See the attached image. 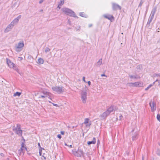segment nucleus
<instances>
[{"label":"nucleus","instance_id":"nucleus-1","mask_svg":"<svg viewBox=\"0 0 160 160\" xmlns=\"http://www.w3.org/2000/svg\"><path fill=\"white\" fill-rule=\"evenodd\" d=\"M49 92L45 90H43L42 92H40L35 94L36 96H37L38 98H44L49 97Z\"/></svg>","mask_w":160,"mask_h":160},{"label":"nucleus","instance_id":"nucleus-2","mask_svg":"<svg viewBox=\"0 0 160 160\" xmlns=\"http://www.w3.org/2000/svg\"><path fill=\"white\" fill-rule=\"evenodd\" d=\"M13 130L15 131V133L19 136H22V130L21 129V126L19 124H17V127L13 126L12 127Z\"/></svg>","mask_w":160,"mask_h":160},{"label":"nucleus","instance_id":"nucleus-3","mask_svg":"<svg viewBox=\"0 0 160 160\" xmlns=\"http://www.w3.org/2000/svg\"><path fill=\"white\" fill-rule=\"evenodd\" d=\"M53 90L57 92L58 94H61L64 91V88L62 87L55 86L52 87Z\"/></svg>","mask_w":160,"mask_h":160},{"label":"nucleus","instance_id":"nucleus-4","mask_svg":"<svg viewBox=\"0 0 160 160\" xmlns=\"http://www.w3.org/2000/svg\"><path fill=\"white\" fill-rule=\"evenodd\" d=\"M62 11L68 15L76 17L75 14L72 10L66 8H63L62 9Z\"/></svg>","mask_w":160,"mask_h":160},{"label":"nucleus","instance_id":"nucleus-5","mask_svg":"<svg viewBox=\"0 0 160 160\" xmlns=\"http://www.w3.org/2000/svg\"><path fill=\"white\" fill-rule=\"evenodd\" d=\"M7 62L8 66L11 68H12L16 71H18V68L15 66L14 64L11 62V61L8 59H7Z\"/></svg>","mask_w":160,"mask_h":160},{"label":"nucleus","instance_id":"nucleus-6","mask_svg":"<svg viewBox=\"0 0 160 160\" xmlns=\"http://www.w3.org/2000/svg\"><path fill=\"white\" fill-rule=\"evenodd\" d=\"M24 44L23 42H19L17 46L15 47V50L17 52H19L22 50V48L24 47Z\"/></svg>","mask_w":160,"mask_h":160},{"label":"nucleus","instance_id":"nucleus-7","mask_svg":"<svg viewBox=\"0 0 160 160\" xmlns=\"http://www.w3.org/2000/svg\"><path fill=\"white\" fill-rule=\"evenodd\" d=\"M74 154L78 157H81L83 156V152L80 147H79L77 151L74 152Z\"/></svg>","mask_w":160,"mask_h":160},{"label":"nucleus","instance_id":"nucleus-8","mask_svg":"<svg viewBox=\"0 0 160 160\" xmlns=\"http://www.w3.org/2000/svg\"><path fill=\"white\" fill-rule=\"evenodd\" d=\"M87 92L85 91H82L81 93V99L83 103L86 102L87 99Z\"/></svg>","mask_w":160,"mask_h":160},{"label":"nucleus","instance_id":"nucleus-9","mask_svg":"<svg viewBox=\"0 0 160 160\" xmlns=\"http://www.w3.org/2000/svg\"><path fill=\"white\" fill-rule=\"evenodd\" d=\"M149 105L151 108L152 112H154L156 109V103L153 101L151 100L149 102Z\"/></svg>","mask_w":160,"mask_h":160},{"label":"nucleus","instance_id":"nucleus-10","mask_svg":"<svg viewBox=\"0 0 160 160\" xmlns=\"http://www.w3.org/2000/svg\"><path fill=\"white\" fill-rule=\"evenodd\" d=\"M128 84L130 86L141 87L142 85V83L140 82H137L134 83H128Z\"/></svg>","mask_w":160,"mask_h":160},{"label":"nucleus","instance_id":"nucleus-11","mask_svg":"<svg viewBox=\"0 0 160 160\" xmlns=\"http://www.w3.org/2000/svg\"><path fill=\"white\" fill-rule=\"evenodd\" d=\"M112 8L113 10H116L118 9L121 10V7L118 4L113 3H112Z\"/></svg>","mask_w":160,"mask_h":160},{"label":"nucleus","instance_id":"nucleus-12","mask_svg":"<svg viewBox=\"0 0 160 160\" xmlns=\"http://www.w3.org/2000/svg\"><path fill=\"white\" fill-rule=\"evenodd\" d=\"M109 114V112H108V111H106L100 115V117L101 118V119H104Z\"/></svg>","mask_w":160,"mask_h":160},{"label":"nucleus","instance_id":"nucleus-13","mask_svg":"<svg viewBox=\"0 0 160 160\" xmlns=\"http://www.w3.org/2000/svg\"><path fill=\"white\" fill-rule=\"evenodd\" d=\"M13 28L11 27V26L9 24L8 25L6 28H5L4 31V32L5 33H7L8 32H9L11 30L12 28Z\"/></svg>","mask_w":160,"mask_h":160},{"label":"nucleus","instance_id":"nucleus-14","mask_svg":"<svg viewBox=\"0 0 160 160\" xmlns=\"http://www.w3.org/2000/svg\"><path fill=\"white\" fill-rule=\"evenodd\" d=\"M89 119L88 118H86L85 119V121L84 123L86 124V126L89 127L91 124V122H89Z\"/></svg>","mask_w":160,"mask_h":160},{"label":"nucleus","instance_id":"nucleus-15","mask_svg":"<svg viewBox=\"0 0 160 160\" xmlns=\"http://www.w3.org/2000/svg\"><path fill=\"white\" fill-rule=\"evenodd\" d=\"M21 15H19L17 18H15L13 20V21L14 23L16 24L18 22L19 20L21 18Z\"/></svg>","mask_w":160,"mask_h":160},{"label":"nucleus","instance_id":"nucleus-16","mask_svg":"<svg viewBox=\"0 0 160 160\" xmlns=\"http://www.w3.org/2000/svg\"><path fill=\"white\" fill-rule=\"evenodd\" d=\"M96 142V138L94 137L93 138V140L91 141H88L87 142V144L88 145H90L91 144H95Z\"/></svg>","mask_w":160,"mask_h":160},{"label":"nucleus","instance_id":"nucleus-17","mask_svg":"<svg viewBox=\"0 0 160 160\" xmlns=\"http://www.w3.org/2000/svg\"><path fill=\"white\" fill-rule=\"evenodd\" d=\"M27 150V149L26 148V147L24 146V144H22L21 147L20 148V149L19 150V153H21V151H24Z\"/></svg>","mask_w":160,"mask_h":160},{"label":"nucleus","instance_id":"nucleus-18","mask_svg":"<svg viewBox=\"0 0 160 160\" xmlns=\"http://www.w3.org/2000/svg\"><path fill=\"white\" fill-rule=\"evenodd\" d=\"M103 16L105 18H107L109 20H111L113 18L112 15H104Z\"/></svg>","mask_w":160,"mask_h":160},{"label":"nucleus","instance_id":"nucleus-19","mask_svg":"<svg viewBox=\"0 0 160 160\" xmlns=\"http://www.w3.org/2000/svg\"><path fill=\"white\" fill-rule=\"evenodd\" d=\"M102 63V59H100L99 61L96 64V65L97 67H99Z\"/></svg>","mask_w":160,"mask_h":160},{"label":"nucleus","instance_id":"nucleus-20","mask_svg":"<svg viewBox=\"0 0 160 160\" xmlns=\"http://www.w3.org/2000/svg\"><path fill=\"white\" fill-rule=\"evenodd\" d=\"M153 17H152V16H150L147 22V25H149V26L150 25V23L151 22L153 18Z\"/></svg>","mask_w":160,"mask_h":160},{"label":"nucleus","instance_id":"nucleus-21","mask_svg":"<svg viewBox=\"0 0 160 160\" xmlns=\"http://www.w3.org/2000/svg\"><path fill=\"white\" fill-rule=\"evenodd\" d=\"M137 135L138 133L136 132H135L134 134H132V138L133 140H134L136 139Z\"/></svg>","mask_w":160,"mask_h":160},{"label":"nucleus","instance_id":"nucleus-22","mask_svg":"<svg viewBox=\"0 0 160 160\" xmlns=\"http://www.w3.org/2000/svg\"><path fill=\"white\" fill-rule=\"evenodd\" d=\"M156 11V8H153L152 11L150 16L154 17V14Z\"/></svg>","mask_w":160,"mask_h":160},{"label":"nucleus","instance_id":"nucleus-23","mask_svg":"<svg viewBox=\"0 0 160 160\" xmlns=\"http://www.w3.org/2000/svg\"><path fill=\"white\" fill-rule=\"evenodd\" d=\"M38 147L39 148V155H40V156H41L42 155V149L44 150V149L43 148H42L41 147V146H40V144L39 143H38Z\"/></svg>","mask_w":160,"mask_h":160},{"label":"nucleus","instance_id":"nucleus-24","mask_svg":"<svg viewBox=\"0 0 160 160\" xmlns=\"http://www.w3.org/2000/svg\"><path fill=\"white\" fill-rule=\"evenodd\" d=\"M114 110L113 106H111L106 111H108L109 112V114L111 112H112Z\"/></svg>","mask_w":160,"mask_h":160},{"label":"nucleus","instance_id":"nucleus-25","mask_svg":"<svg viewBox=\"0 0 160 160\" xmlns=\"http://www.w3.org/2000/svg\"><path fill=\"white\" fill-rule=\"evenodd\" d=\"M136 69H137V71L138 72H139L140 70L142 69V65H138L136 67Z\"/></svg>","mask_w":160,"mask_h":160},{"label":"nucleus","instance_id":"nucleus-26","mask_svg":"<svg viewBox=\"0 0 160 160\" xmlns=\"http://www.w3.org/2000/svg\"><path fill=\"white\" fill-rule=\"evenodd\" d=\"M44 62V61L41 58H39L38 60V62L39 64H43Z\"/></svg>","mask_w":160,"mask_h":160},{"label":"nucleus","instance_id":"nucleus-27","mask_svg":"<svg viewBox=\"0 0 160 160\" xmlns=\"http://www.w3.org/2000/svg\"><path fill=\"white\" fill-rule=\"evenodd\" d=\"M64 0H63L62 1H61L59 3L58 5V7L59 8V9L61 8V6L64 3Z\"/></svg>","mask_w":160,"mask_h":160},{"label":"nucleus","instance_id":"nucleus-28","mask_svg":"<svg viewBox=\"0 0 160 160\" xmlns=\"http://www.w3.org/2000/svg\"><path fill=\"white\" fill-rule=\"evenodd\" d=\"M130 77L131 79H139V77H137L134 75H131L129 76Z\"/></svg>","mask_w":160,"mask_h":160},{"label":"nucleus","instance_id":"nucleus-29","mask_svg":"<svg viewBox=\"0 0 160 160\" xmlns=\"http://www.w3.org/2000/svg\"><path fill=\"white\" fill-rule=\"evenodd\" d=\"M21 92H17L16 93H14V94L13 95V96L16 97L17 96H18V97H19L20 96V95H21Z\"/></svg>","mask_w":160,"mask_h":160},{"label":"nucleus","instance_id":"nucleus-30","mask_svg":"<svg viewBox=\"0 0 160 160\" xmlns=\"http://www.w3.org/2000/svg\"><path fill=\"white\" fill-rule=\"evenodd\" d=\"M15 24H16L13 21L11 22V23L10 24V25L12 28H13V26H14V25Z\"/></svg>","mask_w":160,"mask_h":160},{"label":"nucleus","instance_id":"nucleus-31","mask_svg":"<svg viewBox=\"0 0 160 160\" xmlns=\"http://www.w3.org/2000/svg\"><path fill=\"white\" fill-rule=\"evenodd\" d=\"M152 86V84H150L149 85V86L146 88L145 89V90L147 91L148 90L149 88H150Z\"/></svg>","mask_w":160,"mask_h":160},{"label":"nucleus","instance_id":"nucleus-32","mask_svg":"<svg viewBox=\"0 0 160 160\" xmlns=\"http://www.w3.org/2000/svg\"><path fill=\"white\" fill-rule=\"evenodd\" d=\"M157 118L158 120L160 122V115L159 114H158Z\"/></svg>","mask_w":160,"mask_h":160},{"label":"nucleus","instance_id":"nucleus-33","mask_svg":"<svg viewBox=\"0 0 160 160\" xmlns=\"http://www.w3.org/2000/svg\"><path fill=\"white\" fill-rule=\"evenodd\" d=\"M80 16L82 17H85L84 14L83 12H80L79 14Z\"/></svg>","mask_w":160,"mask_h":160},{"label":"nucleus","instance_id":"nucleus-34","mask_svg":"<svg viewBox=\"0 0 160 160\" xmlns=\"http://www.w3.org/2000/svg\"><path fill=\"white\" fill-rule=\"evenodd\" d=\"M50 50L49 48H46L45 49V52H47L49 51Z\"/></svg>","mask_w":160,"mask_h":160},{"label":"nucleus","instance_id":"nucleus-35","mask_svg":"<svg viewBox=\"0 0 160 160\" xmlns=\"http://www.w3.org/2000/svg\"><path fill=\"white\" fill-rule=\"evenodd\" d=\"M51 103H52L53 105L55 106L58 107H59L58 105L57 104H55V103H52L51 102Z\"/></svg>","mask_w":160,"mask_h":160},{"label":"nucleus","instance_id":"nucleus-36","mask_svg":"<svg viewBox=\"0 0 160 160\" xmlns=\"http://www.w3.org/2000/svg\"><path fill=\"white\" fill-rule=\"evenodd\" d=\"M122 118H123V117H122V115H120L119 116V120H121L122 119Z\"/></svg>","mask_w":160,"mask_h":160},{"label":"nucleus","instance_id":"nucleus-37","mask_svg":"<svg viewBox=\"0 0 160 160\" xmlns=\"http://www.w3.org/2000/svg\"><path fill=\"white\" fill-rule=\"evenodd\" d=\"M57 137L61 139L62 138V136L60 134H58L57 135Z\"/></svg>","mask_w":160,"mask_h":160},{"label":"nucleus","instance_id":"nucleus-38","mask_svg":"<svg viewBox=\"0 0 160 160\" xmlns=\"http://www.w3.org/2000/svg\"><path fill=\"white\" fill-rule=\"evenodd\" d=\"M60 133L62 135H64L65 134V132L63 131H61L60 132Z\"/></svg>","mask_w":160,"mask_h":160},{"label":"nucleus","instance_id":"nucleus-39","mask_svg":"<svg viewBox=\"0 0 160 160\" xmlns=\"http://www.w3.org/2000/svg\"><path fill=\"white\" fill-rule=\"evenodd\" d=\"M142 1H141V2H140V3L139 5V7L141 6L142 5Z\"/></svg>","mask_w":160,"mask_h":160},{"label":"nucleus","instance_id":"nucleus-40","mask_svg":"<svg viewBox=\"0 0 160 160\" xmlns=\"http://www.w3.org/2000/svg\"><path fill=\"white\" fill-rule=\"evenodd\" d=\"M43 1L44 0H40L39 2V3L40 4L42 3L43 2Z\"/></svg>","mask_w":160,"mask_h":160},{"label":"nucleus","instance_id":"nucleus-41","mask_svg":"<svg viewBox=\"0 0 160 160\" xmlns=\"http://www.w3.org/2000/svg\"><path fill=\"white\" fill-rule=\"evenodd\" d=\"M21 153H20L19 154L20 155H21L22 154H23L24 151H21Z\"/></svg>","mask_w":160,"mask_h":160},{"label":"nucleus","instance_id":"nucleus-42","mask_svg":"<svg viewBox=\"0 0 160 160\" xmlns=\"http://www.w3.org/2000/svg\"><path fill=\"white\" fill-rule=\"evenodd\" d=\"M101 77L105 76V77H107V76L104 74H101Z\"/></svg>","mask_w":160,"mask_h":160},{"label":"nucleus","instance_id":"nucleus-43","mask_svg":"<svg viewBox=\"0 0 160 160\" xmlns=\"http://www.w3.org/2000/svg\"><path fill=\"white\" fill-rule=\"evenodd\" d=\"M88 85L89 86L91 84V82L89 81L88 82Z\"/></svg>","mask_w":160,"mask_h":160},{"label":"nucleus","instance_id":"nucleus-44","mask_svg":"<svg viewBox=\"0 0 160 160\" xmlns=\"http://www.w3.org/2000/svg\"><path fill=\"white\" fill-rule=\"evenodd\" d=\"M100 143V141L99 140L98 141L97 144L98 145Z\"/></svg>","mask_w":160,"mask_h":160},{"label":"nucleus","instance_id":"nucleus-45","mask_svg":"<svg viewBox=\"0 0 160 160\" xmlns=\"http://www.w3.org/2000/svg\"><path fill=\"white\" fill-rule=\"evenodd\" d=\"M85 77H83L82 78V80H85Z\"/></svg>","mask_w":160,"mask_h":160},{"label":"nucleus","instance_id":"nucleus-46","mask_svg":"<svg viewBox=\"0 0 160 160\" xmlns=\"http://www.w3.org/2000/svg\"><path fill=\"white\" fill-rule=\"evenodd\" d=\"M134 131H135V129L132 130V133H133V132Z\"/></svg>","mask_w":160,"mask_h":160},{"label":"nucleus","instance_id":"nucleus-47","mask_svg":"<svg viewBox=\"0 0 160 160\" xmlns=\"http://www.w3.org/2000/svg\"><path fill=\"white\" fill-rule=\"evenodd\" d=\"M1 156H3L4 154H3V153H1Z\"/></svg>","mask_w":160,"mask_h":160},{"label":"nucleus","instance_id":"nucleus-48","mask_svg":"<svg viewBox=\"0 0 160 160\" xmlns=\"http://www.w3.org/2000/svg\"><path fill=\"white\" fill-rule=\"evenodd\" d=\"M29 58H32V57L31 56H28V58H29Z\"/></svg>","mask_w":160,"mask_h":160},{"label":"nucleus","instance_id":"nucleus-49","mask_svg":"<svg viewBox=\"0 0 160 160\" xmlns=\"http://www.w3.org/2000/svg\"><path fill=\"white\" fill-rule=\"evenodd\" d=\"M92 26V24H90V25H89V27H91Z\"/></svg>","mask_w":160,"mask_h":160},{"label":"nucleus","instance_id":"nucleus-50","mask_svg":"<svg viewBox=\"0 0 160 160\" xmlns=\"http://www.w3.org/2000/svg\"><path fill=\"white\" fill-rule=\"evenodd\" d=\"M70 148H71L72 147V145H70L69 146Z\"/></svg>","mask_w":160,"mask_h":160},{"label":"nucleus","instance_id":"nucleus-51","mask_svg":"<svg viewBox=\"0 0 160 160\" xmlns=\"http://www.w3.org/2000/svg\"><path fill=\"white\" fill-rule=\"evenodd\" d=\"M19 58H20V57H19ZM20 58L21 60H22L23 59V58L22 57H20Z\"/></svg>","mask_w":160,"mask_h":160},{"label":"nucleus","instance_id":"nucleus-52","mask_svg":"<svg viewBox=\"0 0 160 160\" xmlns=\"http://www.w3.org/2000/svg\"><path fill=\"white\" fill-rule=\"evenodd\" d=\"M158 81H159V82H158V83H160V81H156V82Z\"/></svg>","mask_w":160,"mask_h":160},{"label":"nucleus","instance_id":"nucleus-53","mask_svg":"<svg viewBox=\"0 0 160 160\" xmlns=\"http://www.w3.org/2000/svg\"><path fill=\"white\" fill-rule=\"evenodd\" d=\"M65 146H68V145L66 143H65Z\"/></svg>","mask_w":160,"mask_h":160},{"label":"nucleus","instance_id":"nucleus-54","mask_svg":"<svg viewBox=\"0 0 160 160\" xmlns=\"http://www.w3.org/2000/svg\"><path fill=\"white\" fill-rule=\"evenodd\" d=\"M42 156L45 159H46V158H45V157H44L43 156V155H42Z\"/></svg>","mask_w":160,"mask_h":160},{"label":"nucleus","instance_id":"nucleus-55","mask_svg":"<svg viewBox=\"0 0 160 160\" xmlns=\"http://www.w3.org/2000/svg\"><path fill=\"white\" fill-rule=\"evenodd\" d=\"M142 160H144L143 157H142Z\"/></svg>","mask_w":160,"mask_h":160},{"label":"nucleus","instance_id":"nucleus-56","mask_svg":"<svg viewBox=\"0 0 160 160\" xmlns=\"http://www.w3.org/2000/svg\"><path fill=\"white\" fill-rule=\"evenodd\" d=\"M154 83H155V82H154L153 83V84H154Z\"/></svg>","mask_w":160,"mask_h":160},{"label":"nucleus","instance_id":"nucleus-57","mask_svg":"<svg viewBox=\"0 0 160 160\" xmlns=\"http://www.w3.org/2000/svg\"><path fill=\"white\" fill-rule=\"evenodd\" d=\"M12 135H13V133H12Z\"/></svg>","mask_w":160,"mask_h":160},{"label":"nucleus","instance_id":"nucleus-58","mask_svg":"<svg viewBox=\"0 0 160 160\" xmlns=\"http://www.w3.org/2000/svg\"><path fill=\"white\" fill-rule=\"evenodd\" d=\"M42 11V10H41V11Z\"/></svg>","mask_w":160,"mask_h":160},{"label":"nucleus","instance_id":"nucleus-59","mask_svg":"<svg viewBox=\"0 0 160 160\" xmlns=\"http://www.w3.org/2000/svg\"><path fill=\"white\" fill-rule=\"evenodd\" d=\"M84 82H85V80H84L83 81Z\"/></svg>","mask_w":160,"mask_h":160},{"label":"nucleus","instance_id":"nucleus-60","mask_svg":"<svg viewBox=\"0 0 160 160\" xmlns=\"http://www.w3.org/2000/svg\"><path fill=\"white\" fill-rule=\"evenodd\" d=\"M159 145H160V144H159Z\"/></svg>","mask_w":160,"mask_h":160}]
</instances>
